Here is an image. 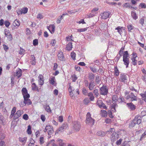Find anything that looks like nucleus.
Returning a JSON list of instances; mask_svg holds the SVG:
<instances>
[{"instance_id":"f257e3e1","label":"nucleus","mask_w":146,"mask_h":146,"mask_svg":"<svg viewBox=\"0 0 146 146\" xmlns=\"http://www.w3.org/2000/svg\"><path fill=\"white\" fill-rule=\"evenodd\" d=\"M113 104L111 105V109H112V111L114 112H115V108L118 106L116 104V102H118L119 103H121L123 102L124 100V98L121 96H120L119 98L117 95H114L113 96L112 98Z\"/></svg>"},{"instance_id":"f03ea898","label":"nucleus","mask_w":146,"mask_h":146,"mask_svg":"<svg viewBox=\"0 0 146 146\" xmlns=\"http://www.w3.org/2000/svg\"><path fill=\"white\" fill-rule=\"evenodd\" d=\"M141 117L140 115H136L131 123H129V127L131 128L134 127L136 124H139L141 121Z\"/></svg>"},{"instance_id":"7ed1b4c3","label":"nucleus","mask_w":146,"mask_h":146,"mask_svg":"<svg viewBox=\"0 0 146 146\" xmlns=\"http://www.w3.org/2000/svg\"><path fill=\"white\" fill-rule=\"evenodd\" d=\"M129 54L127 51L124 52L123 55V64L126 66V67L127 68L129 63Z\"/></svg>"},{"instance_id":"20e7f679","label":"nucleus","mask_w":146,"mask_h":146,"mask_svg":"<svg viewBox=\"0 0 146 146\" xmlns=\"http://www.w3.org/2000/svg\"><path fill=\"white\" fill-rule=\"evenodd\" d=\"M94 122V120L91 117L90 113L88 112L86 115V123L89 125H93Z\"/></svg>"},{"instance_id":"39448f33","label":"nucleus","mask_w":146,"mask_h":146,"mask_svg":"<svg viewBox=\"0 0 146 146\" xmlns=\"http://www.w3.org/2000/svg\"><path fill=\"white\" fill-rule=\"evenodd\" d=\"M72 127L75 132H78L80 129L81 127L80 123L77 121H74L73 123Z\"/></svg>"},{"instance_id":"423d86ee","label":"nucleus","mask_w":146,"mask_h":146,"mask_svg":"<svg viewBox=\"0 0 146 146\" xmlns=\"http://www.w3.org/2000/svg\"><path fill=\"white\" fill-rule=\"evenodd\" d=\"M100 94L103 95H106L108 93V89L106 86L103 85L100 89Z\"/></svg>"},{"instance_id":"0eeeda50","label":"nucleus","mask_w":146,"mask_h":146,"mask_svg":"<svg viewBox=\"0 0 146 146\" xmlns=\"http://www.w3.org/2000/svg\"><path fill=\"white\" fill-rule=\"evenodd\" d=\"M135 94H136V93L134 94L133 92H130L126 97V98L128 100L131 98V100L132 101H136L137 100V98L136 96L135 95Z\"/></svg>"},{"instance_id":"6e6552de","label":"nucleus","mask_w":146,"mask_h":146,"mask_svg":"<svg viewBox=\"0 0 146 146\" xmlns=\"http://www.w3.org/2000/svg\"><path fill=\"white\" fill-rule=\"evenodd\" d=\"M44 132H47L48 135H51L54 132L52 126L50 125H46L44 130Z\"/></svg>"},{"instance_id":"1a4fd4ad","label":"nucleus","mask_w":146,"mask_h":146,"mask_svg":"<svg viewBox=\"0 0 146 146\" xmlns=\"http://www.w3.org/2000/svg\"><path fill=\"white\" fill-rule=\"evenodd\" d=\"M68 127V125L66 123H63L59 128L56 131V133H59L63 131V129H66Z\"/></svg>"},{"instance_id":"9d476101","label":"nucleus","mask_w":146,"mask_h":146,"mask_svg":"<svg viewBox=\"0 0 146 146\" xmlns=\"http://www.w3.org/2000/svg\"><path fill=\"white\" fill-rule=\"evenodd\" d=\"M118 138V135L116 132H113L111 134L110 138L111 141L113 142L114 141L117 139Z\"/></svg>"},{"instance_id":"9b49d317","label":"nucleus","mask_w":146,"mask_h":146,"mask_svg":"<svg viewBox=\"0 0 146 146\" xmlns=\"http://www.w3.org/2000/svg\"><path fill=\"white\" fill-rule=\"evenodd\" d=\"M49 82L50 84L56 86V82L55 78L54 76H52L49 79Z\"/></svg>"},{"instance_id":"f8f14e48","label":"nucleus","mask_w":146,"mask_h":146,"mask_svg":"<svg viewBox=\"0 0 146 146\" xmlns=\"http://www.w3.org/2000/svg\"><path fill=\"white\" fill-rule=\"evenodd\" d=\"M23 110H19L17 111L16 113L14 115V117L15 119L19 117L21 115L23 114Z\"/></svg>"},{"instance_id":"ddd939ff","label":"nucleus","mask_w":146,"mask_h":146,"mask_svg":"<svg viewBox=\"0 0 146 146\" xmlns=\"http://www.w3.org/2000/svg\"><path fill=\"white\" fill-rule=\"evenodd\" d=\"M58 59L61 61H64L65 58L64 57L63 52H58Z\"/></svg>"},{"instance_id":"4468645a","label":"nucleus","mask_w":146,"mask_h":146,"mask_svg":"<svg viewBox=\"0 0 146 146\" xmlns=\"http://www.w3.org/2000/svg\"><path fill=\"white\" fill-rule=\"evenodd\" d=\"M22 75V70L21 69L16 70V72L14 74V76H17L18 78L20 77Z\"/></svg>"},{"instance_id":"2eb2a0df","label":"nucleus","mask_w":146,"mask_h":146,"mask_svg":"<svg viewBox=\"0 0 146 146\" xmlns=\"http://www.w3.org/2000/svg\"><path fill=\"white\" fill-rule=\"evenodd\" d=\"M127 105L129 109L131 110H134L135 109V106L132 103H127Z\"/></svg>"},{"instance_id":"dca6fc26","label":"nucleus","mask_w":146,"mask_h":146,"mask_svg":"<svg viewBox=\"0 0 146 146\" xmlns=\"http://www.w3.org/2000/svg\"><path fill=\"white\" fill-rule=\"evenodd\" d=\"M110 13L109 12H104L102 15H101L102 18L103 19H106L108 18H109L110 15Z\"/></svg>"},{"instance_id":"f3484780","label":"nucleus","mask_w":146,"mask_h":146,"mask_svg":"<svg viewBox=\"0 0 146 146\" xmlns=\"http://www.w3.org/2000/svg\"><path fill=\"white\" fill-rule=\"evenodd\" d=\"M127 75L124 74H122L120 75V79L122 82H125L127 80Z\"/></svg>"},{"instance_id":"a211bd4d","label":"nucleus","mask_w":146,"mask_h":146,"mask_svg":"<svg viewBox=\"0 0 146 146\" xmlns=\"http://www.w3.org/2000/svg\"><path fill=\"white\" fill-rule=\"evenodd\" d=\"M95 86V84L94 82L91 81L89 83V86L88 88L90 90H92Z\"/></svg>"},{"instance_id":"6ab92c4d","label":"nucleus","mask_w":146,"mask_h":146,"mask_svg":"<svg viewBox=\"0 0 146 146\" xmlns=\"http://www.w3.org/2000/svg\"><path fill=\"white\" fill-rule=\"evenodd\" d=\"M48 29L50 32L52 34L54 32L55 26L53 25H50L48 27Z\"/></svg>"},{"instance_id":"aec40b11","label":"nucleus","mask_w":146,"mask_h":146,"mask_svg":"<svg viewBox=\"0 0 146 146\" xmlns=\"http://www.w3.org/2000/svg\"><path fill=\"white\" fill-rule=\"evenodd\" d=\"M39 80V84L41 85H42L44 83L43 76L42 75H39L38 77Z\"/></svg>"},{"instance_id":"412c9836","label":"nucleus","mask_w":146,"mask_h":146,"mask_svg":"<svg viewBox=\"0 0 146 146\" xmlns=\"http://www.w3.org/2000/svg\"><path fill=\"white\" fill-rule=\"evenodd\" d=\"M88 78L91 81L94 82L93 80L94 79V75L92 73H89L88 74Z\"/></svg>"},{"instance_id":"4be33fe9","label":"nucleus","mask_w":146,"mask_h":146,"mask_svg":"<svg viewBox=\"0 0 146 146\" xmlns=\"http://www.w3.org/2000/svg\"><path fill=\"white\" fill-rule=\"evenodd\" d=\"M72 44L71 42H69L66 46V48L67 50L70 51L72 50Z\"/></svg>"},{"instance_id":"5701e85b","label":"nucleus","mask_w":146,"mask_h":146,"mask_svg":"<svg viewBox=\"0 0 146 146\" xmlns=\"http://www.w3.org/2000/svg\"><path fill=\"white\" fill-rule=\"evenodd\" d=\"M13 24L15 27H18L20 25V21L19 20L16 19L13 23Z\"/></svg>"},{"instance_id":"b1692460","label":"nucleus","mask_w":146,"mask_h":146,"mask_svg":"<svg viewBox=\"0 0 146 146\" xmlns=\"http://www.w3.org/2000/svg\"><path fill=\"white\" fill-rule=\"evenodd\" d=\"M24 106H25L26 104L28 105L32 104L31 102L30 99H26V100H24Z\"/></svg>"},{"instance_id":"393cba45","label":"nucleus","mask_w":146,"mask_h":146,"mask_svg":"<svg viewBox=\"0 0 146 146\" xmlns=\"http://www.w3.org/2000/svg\"><path fill=\"white\" fill-rule=\"evenodd\" d=\"M101 115L103 117H105L107 116L108 115L107 112L105 110H101Z\"/></svg>"},{"instance_id":"a878e982","label":"nucleus","mask_w":146,"mask_h":146,"mask_svg":"<svg viewBox=\"0 0 146 146\" xmlns=\"http://www.w3.org/2000/svg\"><path fill=\"white\" fill-rule=\"evenodd\" d=\"M88 96L90 97V99L91 101H93L94 98V97L92 92H90L88 93Z\"/></svg>"},{"instance_id":"bb28decb","label":"nucleus","mask_w":146,"mask_h":146,"mask_svg":"<svg viewBox=\"0 0 146 146\" xmlns=\"http://www.w3.org/2000/svg\"><path fill=\"white\" fill-rule=\"evenodd\" d=\"M105 135V133L104 131H99L97 133V135L98 136L103 137Z\"/></svg>"},{"instance_id":"cd10ccee","label":"nucleus","mask_w":146,"mask_h":146,"mask_svg":"<svg viewBox=\"0 0 146 146\" xmlns=\"http://www.w3.org/2000/svg\"><path fill=\"white\" fill-rule=\"evenodd\" d=\"M32 89L33 90L35 91L38 90V88L37 86L35 83H33L31 86Z\"/></svg>"},{"instance_id":"c85d7f7f","label":"nucleus","mask_w":146,"mask_h":146,"mask_svg":"<svg viewBox=\"0 0 146 146\" xmlns=\"http://www.w3.org/2000/svg\"><path fill=\"white\" fill-rule=\"evenodd\" d=\"M63 140L61 139H58L57 141V142L58 143L59 145L60 146H64V143L63 142Z\"/></svg>"},{"instance_id":"c756f323","label":"nucleus","mask_w":146,"mask_h":146,"mask_svg":"<svg viewBox=\"0 0 146 146\" xmlns=\"http://www.w3.org/2000/svg\"><path fill=\"white\" fill-rule=\"evenodd\" d=\"M131 16L133 19L136 20L137 18V16L136 13L134 11H132L131 12Z\"/></svg>"},{"instance_id":"7c9ffc66","label":"nucleus","mask_w":146,"mask_h":146,"mask_svg":"<svg viewBox=\"0 0 146 146\" xmlns=\"http://www.w3.org/2000/svg\"><path fill=\"white\" fill-rule=\"evenodd\" d=\"M119 71L117 69V66L115 67L114 70V74L116 76H117L119 75Z\"/></svg>"},{"instance_id":"2f4dec72","label":"nucleus","mask_w":146,"mask_h":146,"mask_svg":"<svg viewBox=\"0 0 146 146\" xmlns=\"http://www.w3.org/2000/svg\"><path fill=\"white\" fill-rule=\"evenodd\" d=\"M123 29V27H117L115 29V30H117V32L120 34V35L122 33V30Z\"/></svg>"},{"instance_id":"473e14b6","label":"nucleus","mask_w":146,"mask_h":146,"mask_svg":"<svg viewBox=\"0 0 146 146\" xmlns=\"http://www.w3.org/2000/svg\"><path fill=\"white\" fill-rule=\"evenodd\" d=\"M0 123L3 125H4L5 123L3 117L1 115V113H0Z\"/></svg>"},{"instance_id":"72a5a7b5","label":"nucleus","mask_w":146,"mask_h":146,"mask_svg":"<svg viewBox=\"0 0 146 146\" xmlns=\"http://www.w3.org/2000/svg\"><path fill=\"white\" fill-rule=\"evenodd\" d=\"M27 132L28 134L31 135L32 133V131H31V126L30 125H29L28 126L27 129Z\"/></svg>"},{"instance_id":"f704fd0d","label":"nucleus","mask_w":146,"mask_h":146,"mask_svg":"<svg viewBox=\"0 0 146 146\" xmlns=\"http://www.w3.org/2000/svg\"><path fill=\"white\" fill-rule=\"evenodd\" d=\"M28 9L27 7H25L23 8L21 10V13H23L24 14H25L27 12Z\"/></svg>"},{"instance_id":"c9c22d12","label":"nucleus","mask_w":146,"mask_h":146,"mask_svg":"<svg viewBox=\"0 0 146 146\" xmlns=\"http://www.w3.org/2000/svg\"><path fill=\"white\" fill-rule=\"evenodd\" d=\"M98 106L101 109H107V107L106 106L105 104L104 103L101 104L99 106Z\"/></svg>"},{"instance_id":"e433bc0d","label":"nucleus","mask_w":146,"mask_h":146,"mask_svg":"<svg viewBox=\"0 0 146 146\" xmlns=\"http://www.w3.org/2000/svg\"><path fill=\"white\" fill-rule=\"evenodd\" d=\"M93 93L94 94V95L96 96V97H97L99 95L98 93V90L96 89H95L93 91Z\"/></svg>"},{"instance_id":"4c0bfd02","label":"nucleus","mask_w":146,"mask_h":146,"mask_svg":"<svg viewBox=\"0 0 146 146\" xmlns=\"http://www.w3.org/2000/svg\"><path fill=\"white\" fill-rule=\"evenodd\" d=\"M115 132V129L114 128H111L109 131H108L106 133H108L110 135L111 134Z\"/></svg>"},{"instance_id":"58836bf2","label":"nucleus","mask_w":146,"mask_h":146,"mask_svg":"<svg viewBox=\"0 0 146 146\" xmlns=\"http://www.w3.org/2000/svg\"><path fill=\"white\" fill-rule=\"evenodd\" d=\"M24 98V100H26V99H28L30 97V95L28 93L23 95Z\"/></svg>"},{"instance_id":"ea45409f","label":"nucleus","mask_w":146,"mask_h":146,"mask_svg":"<svg viewBox=\"0 0 146 146\" xmlns=\"http://www.w3.org/2000/svg\"><path fill=\"white\" fill-rule=\"evenodd\" d=\"M98 8L97 7L95 8L91 11V12L94 14V15H95L96 13V12L98 10Z\"/></svg>"},{"instance_id":"a19ab883","label":"nucleus","mask_w":146,"mask_h":146,"mask_svg":"<svg viewBox=\"0 0 146 146\" xmlns=\"http://www.w3.org/2000/svg\"><path fill=\"white\" fill-rule=\"evenodd\" d=\"M132 60V63L134 65H137V60L135 59L134 58H131Z\"/></svg>"},{"instance_id":"79ce46f5","label":"nucleus","mask_w":146,"mask_h":146,"mask_svg":"<svg viewBox=\"0 0 146 146\" xmlns=\"http://www.w3.org/2000/svg\"><path fill=\"white\" fill-rule=\"evenodd\" d=\"M71 58L74 60L75 59L76 54L74 52H72L70 54Z\"/></svg>"},{"instance_id":"37998d69","label":"nucleus","mask_w":146,"mask_h":146,"mask_svg":"<svg viewBox=\"0 0 146 146\" xmlns=\"http://www.w3.org/2000/svg\"><path fill=\"white\" fill-rule=\"evenodd\" d=\"M22 92L23 95L26 94L27 93V90L26 88H23L22 90Z\"/></svg>"},{"instance_id":"c03bdc74","label":"nucleus","mask_w":146,"mask_h":146,"mask_svg":"<svg viewBox=\"0 0 146 146\" xmlns=\"http://www.w3.org/2000/svg\"><path fill=\"white\" fill-rule=\"evenodd\" d=\"M4 24L6 27H8L10 25V23L8 21H6L4 22Z\"/></svg>"},{"instance_id":"a18cd8bd","label":"nucleus","mask_w":146,"mask_h":146,"mask_svg":"<svg viewBox=\"0 0 146 146\" xmlns=\"http://www.w3.org/2000/svg\"><path fill=\"white\" fill-rule=\"evenodd\" d=\"M3 46L4 50L6 52L9 49V47L5 44L3 45Z\"/></svg>"},{"instance_id":"49530a36","label":"nucleus","mask_w":146,"mask_h":146,"mask_svg":"<svg viewBox=\"0 0 146 146\" xmlns=\"http://www.w3.org/2000/svg\"><path fill=\"white\" fill-rule=\"evenodd\" d=\"M87 30V28H85L83 29H77V31L78 32H84Z\"/></svg>"},{"instance_id":"de8ad7c7","label":"nucleus","mask_w":146,"mask_h":146,"mask_svg":"<svg viewBox=\"0 0 146 146\" xmlns=\"http://www.w3.org/2000/svg\"><path fill=\"white\" fill-rule=\"evenodd\" d=\"M84 102L85 104H87L90 102L89 99L88 98H86L84 100Z\"/></svg>"},{"instance_id":"09e8293b","label":"nucleus","mask_w":146,"mask_h":146,"mask_svg":"<svg viewBox=\"0 0 146 146\" xmlns=\"http://www.w3.org/2000/svg\"><path fill=\"white\" fill-rule=\"evenodd\" d=\"M123 7L125 8H127L128 7H130V4L129 3H125L123 5Z\"/></svg>"},{"instance_id":"8fccbe9b","label":"nucleus","mask_w":146,"mask_h":146,"mask_svg":"<svg viewBox=\"0 0 146 146\" xmlns=\"http://www.w3.org/2000/svg\"><path fill=\"white\" fill-rule=\"evenodd\" d=\"M38 41L37 39H35L33 40V44L35 46H36L38 44Z\"/></svg>"},{"instance_id":"3c124183","label":"nucleus","mask_w":146,"mask_h":146,"mask_svg":"<svg viewBox=\"0 0 146 146\" xmlns=\"http://www.w3.org/2000/svg\"><path fill=\"white\" fill-rule=\"evenodd\" d=\"M45 109L47 112H49L51 111L50 108L49 106H46L45 107Z\"/></svg>"},{"instance_id":"603ef678","label":"nucleus","mask_w":146,"mask_h":146,"mask_svg":"<svg viewBox=\"0 0 146 146\" xmlns=\"http://www.w3.org/2000/svg\"><path fill=\"white\" fill-rule=\"evenodd\" d=\"M141 96L142 97L143 99L146 102V94H141Z\"/></svg>"},{"instance_id":"864d4df0","label":"nucleus","mask_w":146,"mask_h":146,"mask_svg":"<svg viewBox=\"0 0 146 146\" xmlns=\"http://www.w3.org/2000/svg\"><path fill=\"white\" fill-rule=\"evenodd\" d=\"M23 118L25 120H27L28 119L29 117L27 114H25L23 115Z\"/></svg>"},{"instance_id":"5fc2aeb1","label":"nucleus","mask_w":146,"mask_h":146,"mask_svg":"<svg viewBox=\"0 0 146 146\" xmlns=\"http://www.w3.org/2000/svg\"><path fill=\"white\" fill-rule=\"evenodd\" d=\"M82 93L84 95H86L88 93V91L85 88H83L82 89Z\"/></svg>"},{"instance_id":"6e6d98bb","label":"nucleus","mask_w":146,"mask_h":146,"mask_svg":"<svg viewBox=\"0 0 146 146\" xmlns=\"http://www.w3.org/2000/svg\"><path fill=\"white\" fill-rule=\"evenodd\" d=\"M62 15L61 16L58 17L57 20L56 22L57 23H59L60 22L61 20L63 19Z\"/></svg>"},{"instance_id":"4d7b16f0","label":"nucleus","mask_w":146,"mask_h":146,"mask_svg":"<svg viewBox=\"0 0 146 146\" xmlns=\"http://www.w3.org/2000/svg\"><path fill=\"white\" fill-rule=\"evenodd\" d=\"M103 103V102L101 100H98L97 102V105L98 106Z\"/></svg>"},{"instance_id":"13d9d810","label":"nucleus","mask_w":146,"mask_h":146,"mask_svg":"<svg viewBox=\"0 0 146 146\" xmlns=\"http://www.w3.org/2000/svg\"><path fill=\"white\" fill-rule=\"evenodd\" d=\"M40 119L43 122H44L46 118L44 115H42L40 116Z\"/></svg>"},{"instance_id":"bf43d9fd","label":"nucleus","mask_w":146,"mask_h":146,"mask_svg":"<svg viewBox=\"0 0 146 146\" xmlns=\"http://www.w3.org/2000/svg\"><path fill=\"white\" fill-rule=\"evenodd\" d=\"M90 70L92 71L93 72L95 73L96 72V69L94 67H90Z\"/></svg>"},{"instance_id":"052dcab7","label":"nucleus","mask_w":146,"mask_h":146,"mask_svg":"<svg viewBox=\"0 0 146 146\" xmlns=\"http://www.w3.org/2000/svg\"><path fill=\"white\" fill-rule=\"evenodd\" d=\"M16 107H14L13 108L12 110L11 113H12V114L15 115V113L16 111Z\"/></svg>"},{"instance_id":"680f3d73","label":"nucleus","mask_w":146,"mask_h":146,"mask_svg":"<svg viewBox=\"0 0 146 146\" xmlns=\"http://www.w3.org/2000/svg\"><path fill=\"white\" fill-rule=\"evenodd\" d=\"M127 27L129 31H130L133 28V26L131 25H129L127 26Z\"/></svg>"},{"instance_id":"e2e57ef3","label":"nucleus","mask_w":146,"mask_h":146,"mask_svg":"<svg viewBox=\"0 0 146 146\" xmlns=\"http://www.w3.org/2000/svg\"><path fill=\"white\" fill-rule=\"evenodd\" d=\"M7 37L9 40L11 41L12 40V35L10 34H9L8 35H7Z\"/></svg>"},{"instance_id":"0e129e2a","label":"nucleus","mask_w":146,"mask_h":146,"mask_svg":"<svg viewBox=\"0 0 146 146\" xmlns=\"http://www.w3.org/2000/svg\"><path fill=\"white\" fill-rule=\"evenodd\" d=\"M58 121L59 122H62L63 121V117L62 116H59L58 117Z\"/></svg>"},{"instance_id":"69168bd1","label":"nucleus","mask_w":146,"mask_h":146,"mask_svg":"<svg viewBox=\"0 0 146 146\" xmlns=\"http://www.w3.org/2000/svg\"><path fill=\"white\" fill-rule=\"evenodd\" d=\"M27 138L26 137H24L23 138H20V141L22 142H24L26 141L27 140Z\"/></svg>"},{"instance_id":"338daca9","label":"nucleus","mask_w":146,"mask_h":146,"mask_svg":"<svg viewBox=\"0 0 146 146\" xmlns=\"http://www.w3.org/2000/svg\"><path fill=\"white\" fill-rule=\"evenodd\" d=\"M75 68L77 71H80V67L78 66H75Z\"/></svg>"},{"instance_id":"774afa93","label":"nucleus","mask_w":146,"mask_h":146,"mask_svg":"<svg viewBox=\"0 0 146 146\" xmlns=\"http://www.w3.org/2000/svg\"><path fill=\"white\" fill-rule=\"evenodd\" d=\"M140 5L142 8H146V5L144 3H141Z\"/></svg>"}]
</instances>
